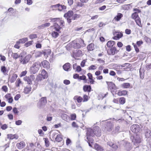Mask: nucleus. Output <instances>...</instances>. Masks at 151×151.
Listing matches in <instances>:
<instances>
[{
	"instance_id": "50",
	"label": "nucleus",
	"mask_w": 151,
	"mask_h": 151,
	"mask_svg": "<svg viewBox=\"0 0 151 151\" xmlns=\"http://www.w3.org/2000/svg\"><path fill=\"white\" fill-rule=\"evenodd\" d=\"M53 28H61V27H60L58 23L55 22L54 24Z\"/></svg>"
},
{
	"instance_id": "53",
	"label": "nucleus",
	"mask_w": 151,
	"mask_h": 151,
	"mask_svg": "<svg viewBox=\"0 0 151 151\" xmlns=\"http://www.w3.org/2000/svg\"><path fill=\"white\" fill-rule=\"evenodd\" d=\"M89 137H90L88 136L87 137V139L88 140L87 142H89L92 143L93 141V139L92 138H90Z\"/></svg>"
},
{
	"instance_id": "55",
	"label": "nucleus",
	"mask_w": 151,
	"mask_h": 151,
	"mask_svg": "<svg viewBox=\"0 0 151 151\" xmlns=\"http://www.w3.org/2000/svg\"><path fill=\"white\" fill-rule=\"evenodd\" d=\"M133 45H134V47L135 49V51L137 52H138L139 51V49L137 47L136 45L134 44V43H133Z\"/></svg>"
},
{
	"instance_id": "43",
	"label": "nucleus",
	"mask_w": 151,
	"mask_h": 151,
	"mask_svg": "<svg viewBox=\"0 0 151 151\" xmlns=\"http://www.w3.org/2000/svg\"><path fill=\"white\" fill-rule=\"evenodd\" d=\"M20 55H19L17 53H12V56L14 58L16 59L18 58H20Z\"/></svg>"
},
{
	"instance_id": "58",
	"label": "nucleus",
	"mask_w": 151,
	"mask_h": 151,
	"mask_svg": "<svg viewBox=\"0 0 151 151\" xmlns=\"http://www.w3.org/2000/svg\"><path fill=\"white\" fill-rule=\"evenodd\" d=\"M79 79L80 80H86V77L85 75L79 76Z\"/></svg>"
},
{
	"instance_id": "17",
	"label": "nucleus",
	"mask_w": 151,
	"mask_h": 151,
	"mask_svg": "<svg viewBox=\"0 0 151 151\" xmlns=\"http://www.w3.org/2000/svg\"><path fill=\"white\" fill-rule=\"evenodd\" d=\"M56 30L54 31L52 33V37L55 38H56L58 37L59 35V33L61 32L60 31V29H55Z\"/></svg>"
},
{
	"instance_id": "2",
	"label": "nucleus",
	"mask_w": 151,
	"mask_h": 151,
	"mask_svg": "<svg viewBox=\"0 0 151 151\" xmlns=\"http://www.w3.org/2000/svg\"><path fill=\"white\" fill-rule=\"evenodd\" d=\"M40 67V64L39 61H37L33 64L30 68L31 72L33 74L36 73Z\"/></svg>"
},
{
	"instance_id": "5",
	"label": "nucleus",
	"mask_w": 151,
	"mask_h": 151,
	"mask_svg": "<svg viewBox=\"0 0 151 151\" xmlns=\"http://www.w3.org/2000/svg\"><path fill=\"white\" fill-rule=\"evenodd\" d=\"M35 76L33 75H31L27 77V76L24 78V80L27 82V83L29 85L32 84V81H33L35 79Z\"/></svg>"
},
{
	"instance_id": "52",
	"label": "nucleus",
	"mask_w": 151,
	"mask_h": 151,
	"mask_svg": "<svg viewBox=\"0 0 151 151\" xmlns=\"http://www.w3.org/2000/svg\"><path fill=\"white\" fill-rule=\"evenodd\" d=\"M21 83L20 79L18 78L16 82V86L17 87L19 86V84Z\"/></svg>"
},
{
	"instance_id": "26",
	"label": "nucleus",
	"mask_w": 151,
	"mask_h": 151,
	"mask_svg": "<svg viewBox=\"0 0 151 151\" xmlns=\"http://www.w3.org/2000/svg\"><path fill=\"white\" fill-rule=\"evenodd\" d=\"M42 105H45L47 103L46 98L43 97L41 98L40 100Z\"/></svg>"
},
{
	"instance_id": "36",
	"label": "nucleus",
	"mask_w": 151,
	"mask_h": 151,
	"mask_svg": "<svg viewBox=\"0 0 151 151\" xmlns=\"http://www.w3.org/2000/svg\"><path fill=\"white\" fill-rule=\"evenodd\" d=\"M17 77V76L16 74H14L12 76L10 79V82L11 83L14 82L15 81Z\"/></svg>"
},
{
	"instance_id": "30",
	"label": "nucleus",
	"mask_w": 151,
	"mask_h": 151,
	"mask_svg": "<svg viewBox=\"0 0 151 151\" xmlns=\"http://www.w3.org/2000/svg\"><path fill=\"white\" fill-rule=\"evenodd\" d=\"M122 17L123 15L122 14L120 13H119L115 17L114 19H115L117 21H119Z\"/></svg>"
},
{
	"instance_id": "4",
	"label": "nucleus",
	"mask_w": 151,
	"mask_h": 151,
	"mask_svg": "<svg viewBox=\"0 0 151 151\" xmlns=\"http://www.w3.org/2000/svg\"><path fill=\"white\" fill-rule=\"evenodd\" d=\"M73 11H69L64 14V17L66 19L67 22L68 23H70L71 22V19L70 18L73 16Z\"/></svg>"
},
{
	"instance_id": "11",
	"label": "nucleus",
	"mask_w": 151,
	"mask_h": 151,
	"mask_svg": "<svg viewBox=\"0 0 151 151\" xmlns=\"http://www.w3.org/2000/svg\"><path fill=\"white\" fill-rule=\"evenodd\" d=\"M122 143L123 144V145L126 150H129L130 149L131 145L129 142L124 140H122Z\"/></svg>"
},
{
	"instance_id": "29",
	"label": "nucleus",
	"mask_w": 151,
	"mask_h": 151,
	"mask_svg": "<svg viewBox=\"0 0 151 151\" xmlns=\"http://www.w3.org/2000/svg\"><path fill=\"white\" fill-rule=\"evenodd\" d=\"M115 44V42L113 41H109L107 43V45L109 47H112Z\"/></svg>"
},
{
	"instance_id": "33",
	"label": "nucleus",
	"mask_w": 151,
	"mask_h": 151,
	"mask_svg": "<svg viewBox=\"0 0 151 151\" xmlns=\"http://www.w3.org/2000/svg\"><path fill=\"white\" fill-rule=\"evenodd\" d=\"M81 16L80 14H73L71 20H76L79 19Z\"/></svg>"
},
{
	"instance_id": "47",
	"label": "nucleus",
	"mask_w": 151,
	"mask_h": 151,
	"mask_svg": "<svg viewBox=\"0 0 151 151\" xmlns=\"http://www.w3.org/2000/svg\"><path fill=\"white\" fill-rule=\"evenodd\" d=\"M130 138L132 140V142L134 143H138V142L134 138V136L131 135L130 137Z\"/></svg>"
},
{
	"instance_id": "41",
	"label": "nucleus",
	"mask_w": 151,
	"mask_h": 151,
	"mask_svg": "<svg viewBox=\"0 0 151 151\" xmlns=\"http://www.w3.org/2000/svg\"><path fill=\"white\" fill-rule=\"evenodd\" d=\"M60 116L63 120L65 121H67L68 120V115L65 114H61Z\"/></svg>"
},
{
	"instance_id": "59",
	"label": "nucleus",
	"mask_w": 151,
	"mask_h": 151,
	"mask_svg": "<svg viewBox=\"0 0 151 151\" xmlns=\"http://www.w3.org/2000/svg\"><path fill=\"white\" fill-rule=\"evenodd\" d=\"M41 55V53L40 51H38L35 53V57L37 58L39 57Z\"/></svg>"
},
{
	"instance_id": "56",
	"label": "nucleus",
	"mask_w": 151,
	"mask_h": 151,
	"mask_svg": "<svg viewBox=\"0 0 151 151\" xmlns=\"http://www.w3.org/2000/svg\"><path fill=\"white\" fill-rule=\"evenodd\" d=\"M26 1L27 2V4L28 5H31L33 3V1H32V0H24L25 3V2Z\"/></svg>"
},
{
	"instance_id": "10",
	"label": "nucleus",
	"mask_w": 151,
	"mask_h": 151,
	"mask_svg": "<svg viewBox=\"0 0 151 151\" xmlns=\"http://www.w3.org/2000/svg\"><path fill=\"white\" fill-rule=\"evenodd\" d=\"M119 52V50H116L115 47L111 48L107 50V52L109 55H114L115 53H117Z\"/></svg>"
},
{
	"instance_id": "13",
	"label": "nucleus",
	"mask_w": 151,
	"mask_h": 151,
	"mask_svg": "<svg viewBox=\"0 0 151 151\" xmlns=\"http://www.w3.org/2000/svg\"><path fill=\"white\" fill-rule=\"evenodd\" d=\"M94 135V133L93 131V129H92L90 128L87 129V131L86 133V136L88 137H93Z\"/></svg>"
},
{
	"instance_id": "40",
	"label": "nucleus",
	"mask_w": 151,
	"mask_h": 151,
	"mask_svg": "<svg viewBox=\"0 0 151 151\" xmlns=\"http://www.w3.org/2000/svg\"><path fill=\"white\" fill-rule=\"evenodd\" d=\"M59 18H50V20H51V22H58L60 20Z\"/></svg>"
},
{
	"instance_id": "19",
	"label": "nucleus",
	"mask_w": 151,
	"mask_h": 151,
	"mask_svg": "<svg viewBox=\"0 0 151 151\" xmlns=\"http://www.w3.org/2000/svg\"><path fill=\"white\" fill-rule=\"evenodd\" d=\"M7 136L8 138L10 139H17L19 137V136L16 134L14 135L12 134H8Z\"/></svg>"
},
{
	"instance_id": "6",
	"label": "nucleus",
	"mask_w": 151,
	"mask_h": 151,
	"mask_svg": "<svg viewBox=\"0 0 151 151\" xmlns=\"http://www.w3.org/2000/svg\"><path fill=\"white\" fill-rule=\"evenodd\" d=\"M80 44L74 41L73 42L72 45L73 48L75 49L80 48L81 46H83V44H84L83 40L81 39L80 41Z\"/></svg>"
},
{
	"instance_id": "42",
	"label": "nucleus",
	"mask_w": 151,
	"mask_h": 151,
	"mask_svg": "<svg viewBox=\"0 0 151 151\" xmlns=\"http://www.w3.org/2000/svg\"><path fill=\"white\" fill-rule=\"evenodd\" d=\"M122 86L124 88H128L130 86V84L129 83H125L122 84Z\"/></svg>"
},
{
	"instance_id": "12",
	"label": "nucleus",
	"mask_w": 151,
	"mask_h": 151,
	"mask_svg": "<svg viewBox=\"0 0 151 151\" xmlns=\"http://www.w3.org/2000/svg\"><path fill=\"white\" fill-rule=\"evenodd\" d=\"M106 83L108 85V87H109L113 91L116 90L117 89L115 84L111 82L106 81Z\"/></svg>"
},
{
	"instance_id": "9",
	"label": "nucleus",
	"mask_w": 151,
	"mask_h": 151,
	"mask_svg": "<svg viewBox=\"0 0 151 151\" xmlns=\"http://www.w3.org/2000/svg\"><path fill=\"white\" fill-rule=\"evenodd\" d=\"M131 131L135 133H137L140 130V127L138 124H134L130 127Z\"/></svg>"
},
{
	"instance_id": "60",
	"label": "nucleus",
	"mask_w": 151,
	"mask_h": 151,
	"mask_svg": "<svg viewBox=\"0 0 151 151\" xmlns=\"http://www.w3.org/2000/svg\"><path fill=\"white\" fill-rule=\"evenodd\" d=\"M83 102L87 101L88 100V96L86 95H83Z\"/></svg>"
},
{
	"instance_id": "25",
	"label": "nucleus",
	"mask_w": 151,
	"mask_h": 151,
	"mask_svg": "<svg viewBox=\"0 0 151 151\" xmlns=\"http://www.w3.org/2000/svg\"><path fill=\"white\" fill-rule=\"evenodd\" d=\"M40 75H42L43 79H45L47 77V73L44 70H43L41 72V74Z\"/></svg>"
},
{
	"instance_id": "48",
	"label": "nucleus",
	"mask_w": 151,
	"mask_h": 151,
	"mask_svg": "<svg viewBox=\"0 0 151 151\" xmlns=\"http://www.w3.org/2000/svg\"><path fill=\"white\" fill-rule=\"evenodd\" d=\"M33 42V40L29 41L25 44L24 46L26 47H28L32 45Z\"/></svg>"
},
{
	"instance_id": "14",
	"label": "nucleus",
	"mask_w": 151,
	"mask_h": 151,
	"mask_svg": "<svg viewBox=\"0 0 151 151\" xmlns=\"http://www.w3.org/2000/svg\"><path fill=\"white\" fill-rule=\"evenodd\" d=\"M145 136L146 138H149L151 137V131L147 127H145L144 129Z\"/></svg>"
},
{
	"instance_id": "51",
	"label": "nucleus",
	"mask_w": 151,
	"mask_h": 151,
	"mask_svg": "<svg viewBox=\"0 0 151 151\" xmlns=\"http://www.w3.org/2000/svg\"><path fill=\"white\" fill-rule=\"evenodd\" d=\"M58 22L60 23V25L59 26L60 27H61V28L63 27V26H64V21L62 20H60H60Z\"/></svg>"
},
{
	"instance_id": "20",
	"label": "nucleus",
	"mask_w": 151,
	"mask_h": 151,
	"mask_svg": "<svg viewBox=\"0 0 151 151\" xmlns=\"http://www.w3.org/2000/svg\"><path fill=\"white\" fill-rule=\"evenodd\" d=\"M107 144L114 149H117L118 147L117 145L113 143L111 141L108 142L107 143Z\"/></svg>"
},
{
	"instance_id": "27",
	"label": "nucleus",
	"mask_w": 151,
	"mask_h": 151,
	"mask_svg": "<svg viewBox=\"0 0 151 151\" xmlns=\"http://www.w3.org/2000/svg\"><path fill=\"white\" fill-rule=\"evenodd\" d=\"M131 17L132 18L134 19H139L138 13H137V12H134V13H133Z\"/></svg>"
},
{
	"instance_id": "64",
	"label": "nucleus",
	"mask_w": 151,
	"mask_h": 151,
	"mask_svg": "<svg viewBox=\"0 0 151 151\" xmlns=\"http://www.w3.org/2000/svg\"><path fill=\"white\" fill-rule=\"evenodd\" d=\"M76 118V114H74L71 115V119L72 120H74Z\"/></svg>"
},
{
	"instance_id": "23",
	"label": "nucleus",
	"mask_w": 151,
	"mask_h": 151,
	"mask_svg": "<svg viewBox=\"0 0 151 151\" xmlns=\"http://www.w3.org/2000/svg\"><path fill=\"white\" fill-rule=\"evenodd\" d=\"M95 148L98 151H104V150L103 147L99 145L96 144L95 145Z\"/></svg>"
},
{
	"instance_id": "15",
	"label": "nucleus",
	"mask_w": 151,
	"mask_h": 151,
	"mask_svg": "<svg viewBox=\"0 0 151 151\" xmlns=\"http://www.w3.org/2000/svg\"><path fill=\"white\" fill-rule=\"evenodd\" d=\"M25 146V142L23 141H21L19 143H18L16 144V146L19 150H21Z\"/></svg>"
},
{
	"instance_id": "44",
	"label": "nucleus",
	"mask_w": 151,
	"mask_h": 151,
	"mask_svg": "<svg viewBox=\"0 0 151 151\" xmlns=\"http://www.w3.org/2000/svg\"><path fill=\"white\" fill-rule=\"evenodd\" d=\"M45 140V145L46 147H48L49 146L50 142L47 138H44Z\"/></svg>"
},
{
	"instance_id": "39",
	"label": "nucleus",
	"mask_w": 151,
	"mask_h": 151,
	"mask_svg": "<svg viewBox=\"0 0 151 151\" xmlns=\"http://www.w3.org/2000/svg\"><path fill=\"white\" fill-rule=\"evenodd\" d=\"M28 40L27 38H23L21 39H20L18 41L20 43H24Z\"/></svg>"
},
{
	"instance_id": "46",
	"label": "nucleus",
	"mask_w": 151,
	"mask_h": 151,
	"mask_svg": "<svg viewBox=\"0 0 151 151\" xmlns=\"http://www.w3.org/2000/svg\"><path fill=\"white\" fill-rule=\"evenodd\" d=\"M1 71L4 73H5L7 71V69L6 67L2 66L1 67Z\"/></svg>"
},
{
	"instance_id": "35",
	"label": "nucleus",
	"mask_w": 151,
	"mask_h": 151,
	"mask_svg": "<svg viewBox=\"0 0 151 151\" xmlns=\"http://www.w3.org/2000/svg\"><path fill=\"white\" fill-rule=\"evenodd\" d=\"M50 25V23H46L44 24H42L41 25L39 26L38 27L40 28H45L49 27Z\"/></svg>"
},
{
	"instance_id": "49",
	"label": "nucleus",
	"mask_w": 151,
	"mask_h": 151,
	"mask_svg": "<svg viewBox=\"0 0 151 151\" xmlns=\"http://www.w3.org/2000/svg\"><path fill=\"white\" fill-rule=\"evenodd\" d=\"M125 102V99L124 97H121L120 98L119 102L122 104H124Z\"/></svg>"
},
{
	"instance_id": "22",
	"label": "nucleus",
	"mask_w": 151,
	"mask_h": 151,
	"mask_svg": "<svg viewBox=\"0 0 151 151\" xmlns=\"http://www.w3.org/2000/svg\"><path fill=\"white\" fill-rule=\"evenodd\" d=\"M82 54V52L79 50H77L74 52V55L76 57H79L81 56Z\"/></svg>"
},
{
	"instance_id": "61",
	"label": "nucleus",
	"mask_w": 151,
	"mask_h": 151,
	"mask_svg": "<svg viewBox=\"0 0 151 151\" xmlns=\"http://www.w3.org/2000/svg\"><path fill=\"white\" fill-rule=\"evenodd\" d=\"M135 22L139 26L140 24H141V21L140 19H134Z\"/></svg>"
},
{
	"instance_id": "57",
	"label": "nucleus",
	"mask_w": 151,
	"mask_h": 151,
	"mask_svg": "<svg viewBox=\"0 0 151 151\" xmlns=\"http://www.w3.org/2000/svg\"><path fill=\"white\" fill-rule=\"evenodd\" d=\"M30 38L33 39L37 37V35L36 34H32L29 36Z\"/></svg>"
},
{
	"instance_id": "28",
	"label": "nucleus",
	"mask_w": 151,
	"mask_h": 151,
	"mask_svg": "<svg viewBox=\"0 0 151 151\" xmlns=\"http://www.w3.org/2000/svg\"><path fill=\"white\" fill-rule=\"evenodd\" d=\"M41 64L44 68H47L49 63L47 60H44L42 62Z\"/></svg>"
},
{
	"instance_id": "32",
	"label": "nucleus",
	"mask_w": 151,
	"mask_h": 151,
	"mask_svg": "<svg viewBox=\"0 0 151 151\" xmlns=\"http://www.w3.org/2000/svg\"><path fill=\"white\" fill-rule=\"evenodd\" d=\"M127 91L126 90H123L121 91H119L118 92L117 94L119 96L125 95L127 94Z\"/></svg>"
},
{
	"instance_id": "21",
	"label": "nucleus",
	"mask_w": 151,
	"mask_h": 151,
	"mask_svg": "<svg viewBox=\"0 0 151 151\" xmlns=\"http://www.w3.org/2000/svg\"><path fill=\"white\" fill-rule=\"evenodd\" d=\"M131 7V4L123 5L122 6V9L124 10H128L130 9Z\"/></svg>"
},
{
	"instance_id": "63",
	"label": "nucleus",
	"mask_w": 151,
	"mask_h": 151,
	"mask_svg": "<svg viewBox=\"0 0 151 151\" xmlns=\"http://www.w3.org/2000/svg\"><path fill=\"white\" fill-rule=\"evenodd\" d=\"M7 125L6 124H4L1 126V128L3 130H5L7 128Z\"/></svg>"
},
{
	"instance_id": "34",
	"label": "nucleus",
	"mask_w": 151,
	"mask_h": 151,
	"mask_svg": "<svg viewBox=\"0 0 151 151\" xmlns=\"http://www.w3.org/2000/svg\"><path fill=\"white\" fill-rule=\"evenodd\" d=\"M56 141L59 142L61 141L62 140V136L60 134H58L56 137L55 138Z\"/></svg>"
},
{
	"instance_id": "45",
	"label": "nucleus",
	"mask_w": 151,
	"mask_h": 151,
	"mask_svg": "<svg viewBox=\"0 0 151 151\" xmlns=\"http://www.w3.org/2000/svg\"><path fill=\"white\" fill-rule=\"evenodd\" d=\"M42 79L43 78L42 77V75H39L37 76L36 78V80L37 81L39 82V81H41Z\"/></svg>"
},
{
	"instance_id": "1",
	"label": "nucleus",
	"mask_w": 151,
	"mask_h": 151,
	"mask_svg": "<svg viewBox=\"0 0 151 151\" xmlns=\"http://www.w3.org/2000/svg\"><path fill=\"white\" fill-rule=\"evenodd\" d=\"M26 55L27 52L25 51L22 52L20 54L19 61L20 63L23 65L27 64L32 57V55L30 54H29L27 55Z\"/></svg>"
},
{
	"instance_id": "18",
	"label": "nucleus",
	"mask_w": 151,
	"mask_h": 151,
	"mask_svg": "<svg viewBox=\"0 0 151 151\" xmlns=\"http://www.w3.org/2000/svg\"><path fill=\"white\" fill-rule=\"evenodd\" d=\"M83 91L84 92H90L91 89V88L90 85H84L83 87Z\"/></svg>"
},
{
	"instance_id": "62",
	"label": "nucleus",
	"mask_w": 151,
	"mask_h": 151,
	"mask_svg": "<svg viewBox=\"0 0 151 151\" xmlns=\"http://www.w3.org/2000/svg\"><path fill=\"white\" fill-rule=\"evenodd\" d=\"M20 97V94H17L14 97V99L16 101H17Z\"/></svg>"
},
{
	"instance_id": "37",
	"label": "nucleus",
	"mask_w": 151,
	"mask_h": 151,
	"mask_svg": "<svg viewBox=\"0 0 151 151\" xmlns=\"http://www.w3.org/2000/svg\"><path fill=\"white\" fill-rule=\"evenodd\" d=\"M31 89V87L30 86H28L26 87L24 89V91L26 93H28L29 92H30Z\"/></svg>"
},
{
	"instance_id": "16",
	"label": "nucleus",
	"mask_w": 151,
	"mask_h": 151,
	"mask_svg": "<svg viewBox=\"0 0 151 151\" xmlns=\"http://www.w3.org/2000/svg\"><path fill=\"white\" fill-rule=\"evenodd\" d=\"M71 65L69 63H67L64 64L63 66V69L66 71H68L71 67Z\"/></svg>"
},
{
	"instance_id": "38",
	"label": "nucleus",
	"mask_w": 151,
	"mask_h": 151,
	"mask_svg": "<svg viewBox=\"0 0 151 151\" xmlns=\"http://www.w3.org/2000/svg\"><path fill=\"white\" fill-rule=\"evenodd\" d=\"M58 9L60 11H61L63 9H65L66 7L64 5H61L60 4H58Z\"/></svg>"
},
{
	"instance_id": "31",
	"label": "nucleus",
	"mask_w": 151,
	"mask_h": 151,
	"mask_svg": "<svg viewBox=\"0 0 151 151\" xmlns=\"http://www.w3.org/2000/svg\"><path fill=\"white\" fill-rule=\"evenodd\" d=\"M94 46L93 44L91 43L87 46V48L88 51H92L93 50Z\"/></svg>"
},
{
	"instance_id": "8",
	"label": "nucleus",
	"mask_w": 151,
	"mask_h": 151,
	"mask_svg": "<svg viewBox=\"0 0 151 151\" xmlns=\"http://www.w3.org/2000/svg\"><path fill=\"white\" fill-rule=\"evenodd\" d=\"M93 128L94 135L97 137H100L101 136V130L99 127L98 126H95Z\"/></svg>"
},
{
	"instance_id": "54",
	"label": "nucleus",
	"mask_w": 151,
	"mask_h": 151,
	"mask_svg": "<svg viewBox=\"0 0 151 151\" xmlns=\"http://www.w3.org/2000/svg\"><path fill=\"white\" fill-rule=\"evenodd\" d=\"M82 100L83 99L82 97L80 96H78L76 99V100L78 103L81 102L82 101Z\"/></svg>"
},
{
	"instance_id": "24",
	"label": "nucleus",
	"mask_w": 151,
	"mask_h": 151,
	"mask_svg": "<svg viewBox=\"0 0 151 151\" xmlns=\"http://www.w3.org/2000/svg\"><path fill=\"white\" fill-rule=\"evenodd\" d=\"M144 72L145 70L143 69L140 68L139 71V76L140 78L142 79H143L144 77Z\"/></svg>"
},
{
	"instance_id": "3",
	"label": "nucleus",
	"mask_w": 151,
	"mask_h": 151,
	"mask_svg": "<svg viewBox=\"0 0 151 151\" xmlns=\"http://www.w3.org/2000/svg\"><path fill=\"white\" fill-rule=\"evenodd\" d=\"M113 129V125L110 122H107L104 126L103 127L102 129L104 131L110 132Z\"/></svg>"
},
{
	"instance_id": "7",
	"label": "nucleus",
	"mask_w": 151,
	"mask_h": 151,
	"mask_svg": "<svg viewBox=\"0 0 151 151\" xmlns=\"http://www.w3.org/2000/svg\"><path fill=\"white\" fill-rule=\"evenodd\" d=\"M113 34L114 36L113 37V39L115 40L119 39L123 36L122 33L119 32H114V31L113 32Z\"/></svg>"
}]
</instances>
